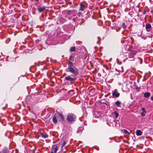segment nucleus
I'll return each mask as SVG.
<instances>
[{"instance_id":"1","label":"nucleus","mask_w":153,"mask_h":153,"mask_svg":"<svg viewBox=\"0 0 153 153\" xmlns=\"http://www.w3.org/2000/svg\"><path fill=\"white\" fill-rule=\"evenodd\" d=\"M66 71L67 72H69L72 74V76H76L78 74V69L75 67H71L68 69H66Z\"/></svg>"},{"instance_id":"2","label":"nucleus","mask_w":153,"mask_h":153,"mask_svg":"<svg viewBox=\"0 0 153 153\" xmlns=\"http://www.w3.org/2000/svg\"><path fill=\"white\" fill-rule=\"evenodd\" d=\"M76 119V116L73 114H68L67 117V120L71 123H72L75 121Z\"/></svg>"},{"instance_id":"3","label":"nucleus","mask_w":153,"mask_h":153,"mask_svg":"<svg viewBox=\"0 0 153 153\" xmlns=\"http://www.w3.org/2000/svg\"><path fill=\"white\" fill-rule=\"evenodd\" d=\"M137 51L136 50H132L128 54V57L129 58L133 59L134 56L137 53Z\"/></svg>"},{"instance_id":"4","label":"nucleus","mask_w":153,"mask_h":153,"mask_svg":"<svg viewBox=\"0 0 153 153\" xmlns=\"http://www.w3.org/2000/svg\"><path fill=\"white\" fill-rule=\"evenodd\" d=\"M65 79L66 80L69 81L71 82H73L75 81L76 79V78L72 77L71 76L68 75L65 77Z\"/></svg>"},{"instance_id":"5","label":"nucleus","mask_w":153,"mask_h":153,"mask_svg":"<svg viewBox=\"0 0 153 153\" xmlns=\"http://www.w3.org/2000/svg\"><path fill=\"white\" fill-rule=\"evenodd\" d=\"M112 96L115 97H118L120 96V93H117V91L115 89L112 93Z\"/></svg>"},{"instance_id":"6","label":"nucleus","mask_w":153,"mask_h":153,"mask_svg":"<svg viewBox=\"0 0 153 153\" xmlns=\"http://www.w3.org/2000/svg\"><path fill=\"white\" fill-rule=\"evenodd\" d=\"M142 131L140 130H137L136 131V134L137 136H141L142 135Z\"/></svg>"},{"instance_id":"7","label":"nucleus","mask_w":153,"mask_h":153,"mask_svg":"<svg viewBox=\"0 0 153 153\" xmlns=\"http://www.w3.org/2000/svg\"><path fill=\"white\" fill-rule=\"evenodd\" d=\"M45 9V7L44 6H42V7H40L38 9V10L39 13H40L44 10Z\"/></svg>"},{"instance_id":"8","label":"nucleus","mask_w":153,"mask_h":153,"mask_svg":"<svg viewBox=\"0 0 153 153\" xmlns=\"http://www.w3.org/2000/svg\"><path fill=\"white\" fill-rule=\"evenodd\" d=\"M80 7L79 10L82 11H83L85 9V7L84 5L82 3L80 4Z\"/></svg>"},{"instance_id":"9","label":"nucleus","mask_w":153,"mask_h":153,"mask_svg":"<svg viewBox=\"0 0 153 153\" xmlns=\"http://www.w3.org/2000/svg\"><path fill=\"white\" fill-rule=\"evenodd\" d=\"M151 27V26L149 24H147L146 25V29L147 31H149V29Z\"/></svg>"},{"instance_id":"10","label":"nucleus","mask_w":153,"mask_h":153,"mask_svg":"<svg viewBox=\"0 0 153 153\" xmlns=\"http://www.w3.org/2000/svg\"><path fill=\"white\" fill-rule=\"evenodd\" d=\"M57 116H56V115H54L53 118V122L56 124L57 123V120L56 119V117Z\"/></svg>"},{"instance_id":"11","label":"nucleus","mask_w":153,"mask_h":153,"mask_svg":"<svg viewBox=\"0 0 153 153\" xmlns=\"http://www.w3.org/2000/svg\"><path fill=\"white\" fill-rule=\"evenodd\" d=\"M52 148L54 149V153H56L58 149V146L56 145H54L53 146Z\"/></svg>"},{"instance_id":"12","label":"nucleus","mask_w":153,"mask_h":153,"mask_svg":"<svg viewBox=\"0 0 153 153\" xmlns=\"http://www.w3.org/2000/svg\"><path fill=\"white\" fill-rule=\"evenodd\" d=\"M150 95V94L148 92H146L144 94V97L146 98L149 97Z\"/></svg>"},{"instance_id":"13","label":"nucleus","mask_w":153,"mask_h":153,"mask_svg":"<svg viewBox=\"0 0 153 153\" xmlns=\"http://www.w3.org/2000/svg\"><path fill=\"white\" fill-rule=\"evenodd\" d=\"M73 64L72 62L70 61L69 62L68 64V67L66 69L70 68L72 67Z\"/></svg>"},{"instance_id":"14","label":"nucleus","mask_w":153,"mask_h":153,"mask_svg":"<svg viewBox=\"0 0 153 153\" xmlns=\"http://www.w3.org/2000/svg\"><path fill=\"white\" fill-rule=\"evenodd\" d=\"M41 136L44 138H46L48 137V136L47 134H46V133H45L44 134H41Z\"/></svg>"},{"instance_id":"15","label":"nucleus","mask_w":153,"mask_h":153,"mask_svg":"<svg viewBox=\"0 0 153 153\" xmlns=\"http://www.w3.org/2000/svg\"><path fill=\"white\" fill-rule=\"evenodd\" d=\"M57 115L59 116V117H60V118L62 120H64V117L61 114H59Z\"/></svg>"},{"instance_id":"16","label":"nucleus","mask_w":153,"mask_h":153,"mask_svg":"<svg viewBox=\"0 0 153 153\" xmlns=\"http://www.w3.org/2000/svg\"><path fill=\"white\" fill-rule=\"evenodd\" d=\"M120 102L119 101H117L115 102V104L117 107L120 106Z\"/></svg>"},{"instance_id":"17","label":"nucleus","mask_w":153,"mask_h":153,"mask_svg":"<svg viewBox=\"0 0 153 153\" xmlns=\"http://www.w3.org/2000/svg\"><path fill=\"white\" fill-rule=\"evenodd\" d=\"M70 51H75V47H71L70 49Z\"/></svg>"},{"instance_id":"18","label":"nucleus","mask_w":153,"mask_h":153,"mask_svg":"<svg viewBox=\"0 0 153 153\" xmlns=\"http://www.w3.org/2000/svg\"><path fill=\"white\" fill-rule=\"evenodd\" d=\"M83 129V128L82 127H79L77 130L78 132H79V131H81Z\"/></svg>"},{"instance_id":"19","label":"nucleus","mask_w":153,"mask_h":153,"mask_svg":"<svg viewBox=\"0 0 153 153\" xmlns=\"http://www.w3.org/2000/svg\"><path fill=\"white\" fill-rule=\"evenodd\" d=\"M124 132L125 133L127 134L128 135L130 134V132H129L127 130H126V129H124Z\"/></svg>"},{"instance_id":"20","label":"nucleus","mask_w":153,"mask_h":153,"mask_svg":"<svg viewBox=\"0 0 153 153\" xmlns=\"http://www.w3.org/2000/svg\"><path fill=\"white\" fill-rule=\"evenodd\" d=\"M114 114H115V118H117L118 116H119V114H118V113H117L116 112H115L114 113Z\"/></svg>"},{"instance_id":"21","label":"nucleus","mask_w":153,"mask_h":153,"mask_svg":"<svg viewBox=\"0 0 153 153\" xmlns=\"http://www.w3.org/2000/svg\"><path fill=\"white\" fill-rule=\"evenodd\" d=\"M122 27H123L124 29L126 28V26L125 25V23H123L122 24Z\"/></svg>"},{"instance_id":"22","label":"nucleus","mask_w":153,"mask_h":153,"mask_svg":"<svg viewBox=\"0 0 153 153\" xmlns=\"http://www.w3.org/2000/svg\"><path fill=\"white\" fill-rule=\"evenodd\" d=\"M145 112H142L141 113V116L142 117H143L145 115V114L144 113Z\"/></svg>"},{"instance_id":"23","label":"nucleus","mask_w":153,"mask_h":153,"mask_svg":"<svg viewBox=\"0 0 153 153\" xmlns=\"http://www.w3.org/2000/svg\"><path fill=\"white\" fill-rule=\"evenodd\" d=\"M82 13L81 12H79L78 13V16L79 17H80L82 16Z\"/></svg>"},{"instance_id":"24","label":"nucleus","mask_w":153,"mask_h":153,"mask_svg":"<svg viewBox=\"0 0 153 153\" xmlns=\"http://www.w3.org/2000/svg\"><path fill=\"white\" fill-rule=\"evenodd\" d=\"M65 144H66V142H65V141H64L63 142V144H62V145L61 147L62 148L65 145Z\"/></svg>"},{"instance_id":"25","label":"nucleus","mask_w":153,"mask_h":153,"mask_svg":"<svg viewBox=\"0 0 153 153\" xmlns=\"http://www.w3.org/2000/svg\"><path fill=\"white\" fill-rule=\"evenodd\" d=\"M141 109L143 111V112H146V111H145V108H143V107L142 108H141Z\"/></svg>"},{"instance_id":"26","label":"nucleus","mask_w":153,"mask_h":153,"mask_svg":"<svg viewBox=\"0 0 153 153\" xmlns=\"http://www.w3.org/2000/svg\"><path fill=\"white\" fill-rule=\"evenodd\" d=\"M72 56H70V57H69V59H70V60H71V59H72Z\"/></svg>"},{"instance_id":"27","label":"nucleus","mask_w":153,"mask_h":153,"mask_svg":"<svg viewBox=\"0 0 153 153\" xmlns=\"http://www.w3.org/2000/svg\"><path fill=\"white\" fill-rule=\"evenodd\" d=\"M136 89L137 90H138V91H139V88H138L137 87L136 88Z\"/></svg>"},{"instance_id":"28","label":"nucleus","mask_w":153,"mask_h":153,"mask_svg":"<svg viewBox=\"0 0 153 153\" xmlns=\"http://www.w3.org/2000/svg\"><path fill=\"white\" fill-rule=\"evenodd\" d=\"M151 99L153 101V97H151Z\"/></svg>"},{"instance_id":"29","label":"nucleus","mask_w":153,"mask_h":153,"mask_svg":"<svg viewBox=\"0 0 153 153\" xmlns=\"http://www.w3.org/2000/svg\"><path fill=\"white\" fill-rule=\"evenodd\" d=\"M98 40H100V38L99 37H98Z\"/></svg>"},{"instance_id":"30","label":"nucleus","mask_w":153,"mask_h":153,"mask_svg":"<svg viewBox=\"0 0 153 153\" xmlns=\"http://www.w3.org/2000/svg\"><path fill=\"white\" fill-rule=\"evenodd\" d=\"M145 12H144V13H144V14H145Z\"/></svg>"},{"instance_id":"31","label":"nucleus","mask_w":153,"mask_h":153,"mask_svg":"<svg viewBox=\"0 0 153 153\" xmlns=\"http://www.w3.org/2000/svg\"><path fill=\"white\" fill-rule=\"evenodd\" d=\"M37 1H38L39 0H36Z\"/></svg>"},{"instance_id":"32","label":"nucleus","mask_w":153,"mask_h":153,"mask_svg":"<svg viewBox=\"0 0 153 153\" xmlns=\"http://www.w3.org/2000/svg\"><path fill=\"white\" fill-rule=\"evenodd\" d=\"M110 139H112L111 138H110Z\"/></svg>"}]
</instances>
